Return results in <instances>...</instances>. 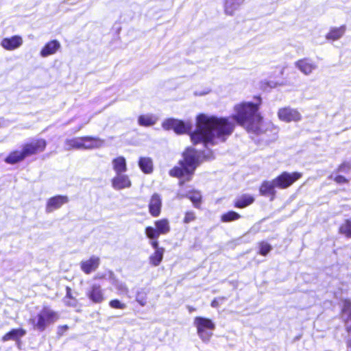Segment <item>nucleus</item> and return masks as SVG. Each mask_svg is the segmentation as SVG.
<instances>
[{
    "mask_svg": "<svg viewBox=\"0 0 351 351\" xmlns=\"http://www.w3.org/2000/svg\"><path fill=\"white\" fill-rule=\"evenodd\" d=\"M196 130L191 134L195 144L215 145L224 142L234 129V123L228 117H218L208 114L196 117Z\"/></svg>",
    "mask_w": 351,
    "mask_h": 351,
    "instance_id": "obj_1",
    "label": "nucleus"
},
{
    "mask_svg": "<svg viewBox=\"0 0 351 351\" xmlns=\"http://www.w3.org/2000/svg\"><path fill=\"white\" fill-rule=\"evenodd\" d=\"M261 101L258 103L241 102L234 107L232 119L249 132L260 134L262 129V117L258 112Z\"/></svg>",
    "mask_w": 351,
    "mask_h": 351,
    "instance_id": "obj_2",
    "label": "nucleus"
},
{
    "mask_svg": "<svg viewBox=\"0 0 351 351\" xmlns=\"http://www.w3.org/2000/svg\"><path fill=\"white\" fill-rule=\"evenodd\" d=\"M183 160L179 163V167H176L170 171V175L180 178V185H182L185 181L191 180L192 175L197 167L205 160L213 158V153L210 151L201 153L193 148H187L183 154Z\"/></svg>",
    "mask_w": 351,
    "mask_h": 351,
    "instance_id": "obj_3",
    "label": "nucleus"
},
{
    "mask_svg": "<svg viewBox=\"0 0 351 351\" xmlns=\"http://www.w3.org/2000/svg\"><path fill=\"white\" fill-rule=\"evenodd\" d=\"M58 318V313L47 306H44L36 316L30 319L29 322L33 324L34 328L43 331L48 325L53 323Z\"/></svg>",
    "mask_w": 351,
    "mask_h": 351,
    "instance_id": "obj_4",
    "label": "nucleus"
},
{
    "mask_svg": "<svg viewBox=\"0 0 351 351\" xmlns=\"http://www.w3.org/2000/svg\"><path fill=\"white\" fill-rule=\"evenodd\" d=\"M193 324L197 329V333L200 339L205 343H208L215 329V324L210 319L196 317L194 319Z\"/></svg>",
    "mask_w": 351,
    "mask_h": 351,
    "instance_id": "obj_5",
    "label": "nucleus"
},
{
    "mask_svg": "<svg viewBox=\"0 0 351 351\" xmlns=\"http://www.w3.org/2000/svg\"><path fill=\"white\" fill-rule=\"evenodd\" d=\"M162 127L165 130H173L178 134H186L191 131L193 123L191 121L188 120L183 121L176 119H165L162 123Z\"/></svg>",
    "mask_w": 351,
    "mask_h": 351,
    "instance_id": "obj_6",
    "label": "nucleus"
},
{
    "mask_svg": "<svg viewBox=\"0 0 351 351\" xmlns=\"http://www.w3.org/2000/svg\"><path fill=\"white\" fill-rule=\"evenodd\" d=\"M170 230L169 220L161 219L154 221V227H146L145 233L147 238L158 239L160 234H167L170 232Z\"/></svg>",
    "mask_w": 351,
    "mask_h": 351,
    "instance_id": "obj_7",
    "label": "nucleus"
},
{
    "mask_svg": "<svg viewBox=\"0 0 351 351\" xmlns=\"http://www.w3.org/2000/svg\"><path fill=\"white\" fill-rule=\"evenodd\" d=\"M302 177V173L298 172H282L274 178L275 185L278 189H285L291 186L295 181Z\"/></svg>",
    "mask_w": 351,
    "mask_h": 351,
    "instance_id": "obj_8",
    "label": "nucleus"
},
{
    "mask_svg": "<svg viewBox=\"0 0 351 351\" xmlns=\"http://www.w3.org/2000/svg\"><path fill=\"white\" fill-rule=\"evenodd\" d=\"M47 146V142L43 138H34L25 143L22 147L27 157L43 152Z\"/></svg>",
    "mask_w": 351,
    "mask_h": 351,
    "instance_id": "obj_9",
    "label": "nucleus"
},
{
    "mask_svg": "<svg viewBox=\"0 0 351 351\" xmlns=\"http://www.w3.org/2000/svg\"><path fill=\"white\" fill-rule=\"evenodd\" d=\"M278 119L284 122H298L302 119L300 112L295 108L290 107L281 108L278 111Z\"/></svg>",
    "mask_w": 351,
    "mask_h": 351,
    "instance_id": "obj_10",
    "label": "nucleus"
},
{
    "mask_svg": "<svg viewBox=\"0 0 351 351\" xmlns=\"http://www.w3.org/2000/svg\"><path fill=\"white\" fill-rule=\"evenodd\" d=\"M69 202V197L66 195H56L52 197L47 201L45 211L47 213L53 212L59 209L61 206Z\"/></svg>",
    "mask_w": 351,
    "mask_h": 351,
    "instance_id": "obj_11",
    "label": "nucleus"
},
{
    "mask_svg": "<svg viewBox=\"0 0 351 351\" xmlns=\"http://www.w3.org/2000/svg\"><path fill=\"white\" fill-rule=\"evenodd\" d=\"M86 296L93 303L99 304L105 300L104 290L97 284H93L86 291Z\"/></svg>",
    "mask_w": 351,
    "mask_h": 351,
    "instance_id": "obj_12",
    "label": "nucleus"
},
{
    "mask_svg": "<svg viewBox=\"0 0 351 351\" xmlns=\"http://www.w3.org/2000/svg\"><path fill=\"white\" fill-rule=\"evenodd\" d=\"M132 185L128 176L124 173H117L112 180V186L115 190L130 188Z\"/></svg>",
    "mask_w": 351,
    "mask_h": 351,
    "instance_id": "obj_13",
    "label": "nucleus"
},
{
    "mask_svg": "<svg viewBox=\"0 0 351 351\" xmlns=\"http://www.w3.org/2000/svg\"><path fill=\"white\" fill-rule=\"evenodd\" d=\"M295 66L304 75H308L317 69V66L313 60L304 58L295 62Z\"/></svg>",
    "mask_w": 351,
    "mask_h": 351,
    "instance_id": "obj_14",
    "label": "nucleus"
},
{
    "mask_svg": "<svg viewBox=\"0 0 351 351\" xmlns=\"http://www.w3.org/2000/svg\"><path fill=\"white\" fill-rule=\"evenodd\" d=\"M23 38L20 36L5 38L1 42V46L6 50L12 51L20 47L23 44Z\"/></svg>",
    "mask_w": 351,
    "mask_h": 351,
    "instance_id": "obj_15",
    "label": "nucleus"
},
{
    "mask_svg": "<svg viewBox=\"0 0 351 351\" xmlns=\"http://www.w3.org/2000/svg\"><path fill=\"white\" fill-rule=\"evenodd\" d=\"M99 263V258L93 256L89 259L82 261L80 263V267L85 274H89L97 269Z\"/></svg>",
    "mask_w": 351,
    "mask_h": 351,
    "instance_id": "obj_16",
    "label": "nucleus"
},
{
    "mask_svg": "<svg viewBox=\"0 0 351 351\" xmlns=\"http://www.w3.org/2000/svg\"><path fill=\"white\" fill-rule=\"evenodd\" d=\"M162 207V199L160 196L154 193L149 203V212L150 215L154 217H158L160 214Z\"/></svg>",
    "mask_w": 351,
    "mask_h": 351,
    "instance_id": "obj_17",
    "label": "nucleus"
},
{
    "mask_svg": "<svg viewBox=\"0 0 351 351\" xmlns=\"http://www.w3.org/2000/svg\"><path fill=\"white\" fill-rule=\"evenodd\" d=\"M60 48V43L56 40H51L48 42L41 49L40 54L43 58L55 54Z\"/></svg>",
    "mask_w": 351,
    "mask_h": 351,
    "instance_id": "obj_18",
    "label": "nucleus"
},
{
    "mask_svg": "<svg viewBox=\"0 0 351 351\" xmlns=\"http://www.w3.org/2000/svg\"><path fill=\"white\" fill-rule=\"evenodd\" d=\"M178 197H187L193 203L194 207L199 208L202 201V195L199 191H192L187 193H184L182 190H180L178 193Z\"/></svg>",
    "mask_w": 351,
    "mask_h": 351,
    "instance_id": "obj_19",
    "label": "nucleus"
},
{
    "mask_svg": "<svg viewBox=\"0 0 351 351\" xmlns=\"http://www.w3.org/2000/svg\"><path fill=\"white\" fill-rule=\"evenodd\" d=\"M341 317L345 322L346 329L348 332L351 331V302L345 300L343 302Z\"/></svg>",
    "mask_w": 351,
    "mask_h": 351,
    "instance_id": "obj_20",
    "label": "nucleus"
},
{
    "mask_svg": "<svg viewBox=\"0 0 351 351\" xmlns=\"http://www.w3.org/2000/svg\"><path fill=\"white\" fill-rule=\"evenodd\" d=\"M276 188L277 187L274 179L270 181H264L260 186L259 192L262 195L271 196L273 198L276 194Z\"/></svg>",
    "mask_w": 351,
    "mask_h": 351,
    "instance_id": "obj_21",
    "label": "nucleus"
},
{
    "mask_svg": "<svg viewBox=\"0 0 351 351\" xmlns=\"http://www.w3.org/2000/svg\"><path fill=\"white\" fill-rule=\"evenodd\" d=\"M245 0H224L223 8L226 14L233 15Z\"/></svg>",
    "mask_w": 351,
    "mask_h": 351,
    "instance_id": "obj_22",
    "label": "nucleus"
},
{
    "mask_svg": "<svg viewBox=\"0 0 351 351\" xmlns=\"http://www.w3.org/2000/svg\"><path fill=\"white\" fill-rule=\"evenodd\" d=\"M104 140L90 137V136H85L83 137V149H96L99 148L104 145Z\"/></svg>",
    "mask_w": 351,
    "mask_h": 351,
    "instance_id": "obj_23",
    "label": "nucleus"
},
{
    "mask_svg": "<svg viewBox=\"0 0 351 351\" xmlns=\"http://www.w3.org/2000/svg\"><path fill=\"white\" fill-rule=\"evenodd\" d=\"M27 156L22 148L21 150H15L10 153V154L5 159V161L8 164H16L23 160Z\"/></svg>",
    "mask_w": 351,
    "mask_h": 351,
    "instance_id": "obj_24",
    "label": "nucleus"
},
{
    "mask_svg": "<svg viewBox=\"0 0 351 351\" xmlns=\"http://www.w3.org/2000/svg\"><path fill=\"white\" fill-rule=\"evenodd\" d=\"M158 117L153 114H141L138 117V123L141 126L149 127L156 123Z\"/></svg>",
    "mask_w": 351,
    "mask_h": 351,
    "instance_id": "obj_25",
    "label": "nucleus"
},
{
    "mask_svg": "<svg viewBox=\"0 0 351 351\" xmlns=\"http://www.w3.org/2000/svg\"><path fill=\"white\" fill-rule=\"evenodd\" d=\"M25 334L26 331L23 328L12 329L3 336L2 341L4 342L10 340L18 341Z\"/></svg>",
    "mask_w": 351,
    "mask_h": 351,
    "instance_id": "obj_26",
    "label": "nucleus"
},
{
    "mask_svg": "<svg viewBox=\"0 0 351 351\" xmlns=\"http://www.w3.org/2000/svg\"><path fill=\"white\" fill-rule=\"evenodd\" d=\"M254 202V197L250 194H243L238 197L234 201V206L237 208H245Z\"/></svg>",
    "mask_w": 351,
    "mask_h": 351,
    "instance_id": "obj_27",
    "label": "nucleus"
},
{
    "mask_svg": "<svg viewBox=\"0 0 351 351\" xmlns=\"http://www.w3.org/2000/svg\"><path fill=\"white\" fill-rule=\"evenodd\" d=\"M112 165L116 174L123 173L127 170L126 160L123 156H119L113 159Z\"/></svg>",
    "mask_w": 351,
    "mask_h": 351,
    "instance_id": "obj_28",
    "label": "nucleus"
},
{
    "mask_svg": "<svg viewBox=\"0 0 351 351\" xmlns=\"http://www.w3.org/2000/svg\"><path fill=\"white\" fill-rule=\"evenodd\" d=\"M138 165L142 171L145 173H150L153 171V162L150 158H140L138 160Z\"/></svg>",
    "mask_w": 351,
    "mask_h": 351,
    "instance_id": "obj_29",
    "label": "nucleus"
},
{
    "mask_svg": "<svg viewBox=\"0 0 351 351\" xmlns=\"http://www.w3.org/2000/svg\"><path fill=\"white\" fill-rule=\"evenodd\" d=\"M346 32V27L344 25L339 27H334L330 30L326 35L328 40H336L343 36Z\"/></svg>",
    "mask_w": 351,
    "mask_h": 351,
    "instance_id": "obj_30",
    "label": "nucleus"
},
{
    "mask_svg": "<svg viewBox=\"0 0 351 351\" xmlns=\"http://www.w3.org/2000/svg\"><path fill=\"white\" fill-rule=\"evenodd\" d=\"M83 149V137L67 139L65 142V149Z\"/></svg>",
    "mask_w": 351,
    "mask_h": 351,
    "instance_id": "obj_31",
    "label": "nucleus"
},
{
    "mask_svg": "<svg viewBox=\"0 0 351 351\" xmlns=\"http://www.w3.org/2000/svg\"><path fill=\"white\" fill-rule=\"evenodd\" d=\"M165 250H157L150 255L149 258V263L153 266H158L163 258Z\"/></svg>",
    "mask_w": 351,
    "mask_h": 351,
    "instance_id": "obj_32",
    "label": "nucleus"
},
{
    "mask_svg": "<svg viewBox=\"0 0 351 351\" xmlns=\"http://www.w3.org/2000/svg\"><path fill=\"white\" fill-rule=\"evenodd\" d=\"M241 217L240 215L234 211H229L221 215V221L223 222H230L237 220Z\"/></svg>",
    "mask_w": 351,
    "mask_h": 351,
    "instance_id": "obj_33",
    "label": "nucleus"
},
{
    "mask_svg": "<svg viewBox=\"0 0 351 351\" xmlns=\"http://www.w3.org/2000/svg\"><path fill=\"white\" fill-rule=\"evenodd\" d=\"M340 232L344 234L346 237L351 238V218L347 219L340 227Z\"/></svg>",
    "mask_w": 351,
    "mask_h": 351,
    "instance_id": "obj_34",
    "label": "nucleus"
},
{
    "mask_svg": "<svg viewBox=\"0 0 351 351\" xmlns=\"http://www.w3.org/2000/svg\"><path fill=\"white\" fill-rule=\"evenodd\" d=\"M271 250V246L265 242L259 243V253L263 255H267Z\"/></svg>",
    "mask_w": 351,
    "mask_h": 351,
    "instance_id": "obj_35",
    "label": "nucleus"
},
{
    "mask_svg": "<svg viewBox=\"0 0 351 351\" xmlns=\"http://www.w3.org/2000/svg\"><path fill=\"white\" fill-rule=\"evenodd\" d=\"M114 285L116 289L118 291L119 294L124 295L128 293V289L124 283L117 281Z\"/></svg>",
    "mask_w": 351,
    "mask_h": 351,
    "instance_id": "obj_36",
    "label": "nucleus"
},
{
    "mask_svg": "<svg viewBox=\"0 0 351 351\" xmlns=\"http://www.w3.org/2000/svg\"><path fill=\"white\" fill-rule=\"evenodd\" d=\"M196 219V215L193 211H186L184 213L183 222L184 223H189L194 221Z\"/></svg>",
    "mask_w": 351,
    "mask_h": 351,
    "instance_id": "obj_37",
    "label": "nucleus"
},
{
    "mask_svg": "<svg viewBox=\"0 0 351 351\" xmlns=\"http://www.w3.org/2000/svg\"><path fill=\"white\" fill-rule=\"evenodd\" d=\"M109 306L116 309H125L126 308V304L120 302L119 300H112L109 302Z\"/></svg>",
    "mask_w": 351,
    "mask_h": 351,
    "instance_id": "obj_38",
    "label": "nucleus"
},
{
    "mask_svg": "<svg viewBox=\"0 0 351 351\" xmlns=\"http://www.w3.org/2000/svg\"><path fill=\"white\" fill-rule=\"evenodd\" d=\"M136 300L141 306H144L147 304L146 295L144 294H141V293H138L137 294Z\"/></svg>",
    "mask_w": 351,
    "mask_h": 351,
    "instance_id": "obj_39",
    "label": "nucleus"
},
{
    "mask_svg": "<svg viewBox=\"0 0 351 351\" xmlns=\"http://www.w3.org/2000/svg\"><path fill=\"white\" fill-rule=\"evenodd\" d=\"M148 239L150 240V241H149L150 245L155 250V251L157 250H165L163 247H159V243L158 241V239H154V238H148Z\"/></svg>",
    "mask_w": 351,
    "mask_h": 351,
    "instance_id": "obj_40",
    "label": "nucleus"
},
{
    "mask_svg": "<svg viewBox=\"0 0 351 351\" xmlns=\"http://www.w3.org/2000/svg\"><path fill=\"white\" fill-rule=\"evenodd\" d=\"M351 169V165L349 163L345 162L341 165L338 168L339 172L347 173Z\"/></svg>",
    "mask_w": 351,
    "mask_h": 351,
    "instance_id": "obj_41",
    "label": "nucleus"
},
{
    "mask_svg": "<svg viewBox=\"0 0 351 351\" xmlns=\"http://www.w3.org/2000/svg\"><path fill=\"white\" fill-rule=\"evenodd\" d=\"M226 298H218L213 300L211 306L214 308L218 307L226 300Z\"/></svg>",
    "mask_w": 351,
    "mask_h": 351,
    "instance_id": "obj_42",
    "label": "nucleus"
},
{
    "mask_svg": "<svg viewBox=\"0 0 351 351\" xmlns=\"http://www.w3.org/2000/svg\"><path fill=\"white\" fill-rule=\"evenodd\" d=\"M335 181L339 184L347 183L348 180L343 176H337L335 178Z\"/></svg>",
    "mask_w": 351,
    "mask_h": 351,
    "instance_id": "obj_43",
    "label": "nucleus"
},
{
    "mask_svg": "<svg viewBox=\"0 0 351 351\" xmlns=\"http://www.w3.org/2000/svg\"><path fill=\"white\" fill-rule=\"evenodd\" d=\"M271 132H272V134H271V138L269 139V141H275L277 138V134H278V129L277 128L273 126Z\"/></svg>",
    "mask_w": 351,
    "mask_h": 351,
    "instance_id": "obj_44",
    "label": "nucleus"
},
{
    "mask_svg": "<svg viewBox=\"0 0 351 351\" xmlns=\"http://www.w3.org/2000/svg\"><path fill=\"white\" fill-rule=\"evenodd\" d=\"M347 351H351V341H348V349Z\"/></svg>",
    "mask_w": 351,
    "mask_h": 351,
    "instance_id": "obj_45",
    "label": "nucleus"
},
{
    "mask_svg": "<svg viewBox=\"0 0 351 351\" xmlns=\"http://www.w3.org/2000/svg\"><path fill=\"white\" fill-rule=\"evenodd\" d=\"M348 341H351V339H350V340H349Z\"/></svg>",
    "mask_w": 351,
    "mask_h": 351,
    "instance_id": "obj_46",
    "label": "nucleus"
}]
</instances>
